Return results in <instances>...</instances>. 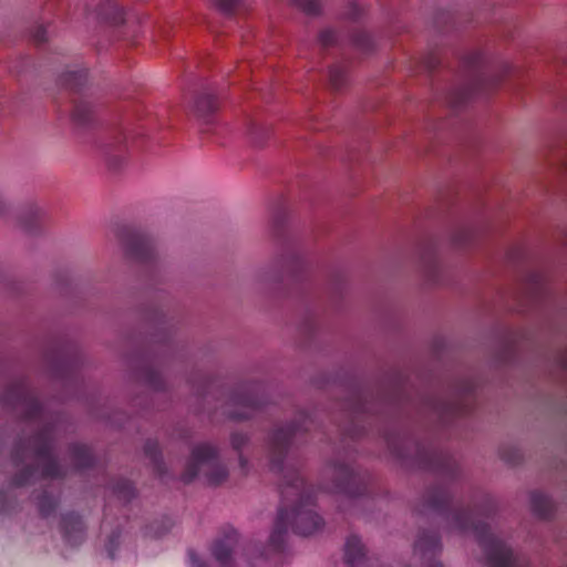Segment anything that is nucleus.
Masks as SVG:
<instances>
[{
  "instance_id": "obj_1",
  "label": "nucleus",
  "mask_w": 567,
  "mask_h": 567,
  "mask_svg": "<svg viewBox=\"0 0 567 567\" xmlns=\"http://www.w3.org/2000/svg\"><path fill=\"white\" fill-rule=\"evenodd\" d=\"M281 495L291 505L290 512L280 511L269 537V546L278 551L282 549L288 524L296 533L308 536L321 529L322 518L315 512L312 491L306 486L303 478L295 470L286 468Z\"/></svg>"
},
{
  "instance_id": "obj_2",
  "label": "nucleus",
  "mask_w": 567,
  "mask_h": 567,
  "mask_svg": "<svg viewBox=\"0 0 567 567\" xmlns=\"http://www.w3.org/2000/svg\"><path fill=\"white\" fill-rule=\"evenodd\" d=\"M492 508L493 504L489 498L485 499L484 506L474 505L466 509L452 507L446 513V527L452 532L473 534L484 551L488 567H520V561L512 548L494 534L487 524L472 520L474 514L486 515Z\"/></svg>"
},
{
  "instance_id": "obj_3",
  "label": "nucleus",
  "mask_w": 567,
  "mask_h": 567,
  "mask_svg": "<svg viewBox=\"0 0 567 567\" xmlns=\"http://www.w3.org/2000/svg\"><path fill=\"white\" fill-rule=\"evenodd\" d=\"M203 475L207 484L220 485L228 478V470L219 458L218 449L209 443H199L192 450L190 458L182 474L185 483Z\"/></svg>"
},
{
  "instance_id": "obj_4",
  "label": "nucleus",
  "mask_w": 567,
  "mask_h": 567,
  "mask_svg": "<svg viewBox=\"0 0 567 567\" xmlns=\"http://www.w3.org/2000/svg\"><path fill=\"white\" fill-rule=\"evenodd\" d=\"M51 427L44 426L28 444L20 443L16 457L22 458L30 453L35 458L41 471V476L45 478H58L66 474L51 454Z\"/></svg>"
},
{
  "instance_id": "obj_5",
  "label": "nucleus",
  "mask_w": 567,
  "mask_h": 567,
  "mask_svg": "<svg viewBox=\"0 0 567 567\" xmlns=\"http://www.w3.org/2000/svg\"><path fill=\"white\" fill-rule=\"evenodd\" d=\"M324 477L330 480L323 488L331 493L357 496L362 493V480L353 468L340 462H333L326 466Z\"/></svg>"
},
{
  "instance_id": "obj_6",
  "label": "nucleus",
  "mask_w": 567,
  "mask_h": 567,
  "mask_svg": "<svg viewBox=\"0 0 567 567\" xmlns=\"http://www.w3.org/2000/svg\"><path fill=\"white\" fill-rule=\"evenodd\" d=\"M299 430L307 431L308 426L305 424H293L287 429L278 427L271 433L268 443L271 470H282V462L290 446L292 434Z\"/></svg>"
},
{
  "instance_id": "obj_7",
  "label": "nucleus",
  "mask_w": 567,
  "mask_h": 567,
  "mask_svg": "<svg viewBox=\"0 0 567 567\" xmlns=\"http://www.w3.org/2000/svg\"><path fill=\"white\" fill-rule=\"evenodd\" d=\"M262 405L255 395L246 392L231 394L224 405V413L231 420L244 421L250 419Z\"/></svg>"
},
{
  "instance_id": "obj_8",
  "label": "nucleus",
  "mask_w": 567,
  "mask_h": 567,
  "mask_svg": "<svg viewBox=\"0 0 567 567\" xmlns=\"http://www.w3.org/2000/svg\"><path fill=\"white\" fill-rule=\"evenodd\" d=\"M47 219L45 212L34 204H28L13 215L12 220L25 231H34Z\"/></svg>"
},
{
  "instance_id": "obj_9",
  "label": "nucleus",
  "mask_w": 567,
  "mask_h": 567,
  "mask_svg": "<svg viewBox=\"0 0 567 567\" xmlns=\"http://www.w3.org/2000/svg\"><path fill=\"white\" fill-rule=\"evenodd\" d=\"M440 550L441 543L436 533L423 530L419 534L414 544V555L421 560L430 563Z\"/></svg>"
},
{
  "instance_id": "obj_10",
  "label": "nucleus",
  "mask_w": 567,
  "mask_h": 567,
  "mask_svg": "<svg viewBox=\"0 0 567 567\" xmlns=\"http://www.w3.org/2000/svg\"><path fill=\"white\" fill-rule=\"evenodd\" d=\"M238 545L236 533L226 535L215 542L213 546V555L221 567H233L234 554Z\"/></svg>"
},
{
  "instance_id": "obj_11",
  "label": "nucleus",
  "mask_w": 567,
  "mask_h": 567,
  "mask_svg": "<svg viewBox=\"0 0 567 567\" xmlns=\"http://www.w3.org/2000/svg\"><path fill=\"white\" fill-rule=\"evenodd\" d=\"M12 399L16 401L14 408L24 413L25 417H32L39 411L37 400L22 384L11 390L10 400Z\"/></svg>"
},
{
  "instance_id": "obj_12",
  "label": "nucleus",
  "mask_w": 567,
  "mask_h": 567,
  "mask_svg": "<svg viewBox=\"0 0 567 567\" xmlns=\"http://www.w3.org/2000/svg\"><path fill=\"white\" fill-rule=\"evenodd\" d=\"M367 556V549L358 536H349L344 544V560L347 564L358 567Z\"/></svg>"
},
{
  "instance_id": "obj_13",
  "label": "nucleus",
  "mask_w": 567,
  "mask_h": 567,
  "mask_svg": "<svg viewBox=\"0 0 567 567\" xmlns=\"http://www.w3.org/2000/svg\"><path fill=\"white\" fill-rule=\"evenodd\" d=\"M127 252L140 260H147L153 256L154 247L153 243L148 237L134 236L127 243Z\"/></svg>"
},
{
  "instance_id": "obj_14",
  "label": "nucleus",
  "mask_w": 567,
  "mask_h": 567,
  "mask_svg": "<svg viewBox=\"0 0 567 567\" xmlns=\"http://www.w3.org/2000/svg\"><path fill=\"white\" fill-rule=\"evenodd\" d=\"M62 530L70 543H76L82 539L84 525L80 516L68 514L62 518Z\"/></svg>"
},
{
  "instance_id": "obj_15",
  "label": "nucleus",
  "mask_w": 567,
  "mask_h": 567,
  "mask_svg": "<svg viewBox=\"0 0 567 567\" xmlns=\"http://www.w3.org/2000/svg\"><path fill=\"white\" fill-rule=\"evenodd\" d=\"M70 460L75 468H86L93 464V454L84 444H72L70 446Z\"/></svg>"
},
{
  "instance_id": "obj_16",
  "label": "nucleus",
  "mask_w": 567,
  "mask_h": 567,
  "mask_svg": "<svg viewBox=\"0 0 567 567\" xmlns=\"http://www.w3.org/2000/svg\"><path fill=\"white\" fill-rule=\"evenodd\" d=\"M128 150V141L126 137H115L113 142L106 144L105 155L110 164L116 165L118 159L124 157Z\"/></svg>"
},
{
  "instance_id": "obj_17",
  "label": "nucleus",
  "mask_w": 567,
  "mask_h": 567,
  "mask_svg": "<svg viewBox=\"0 0 567 567\" xmlns=\"http://www.w3.org/2000/svg\"><path fill=\"white\" fill-rule=\"evenodd\" d=\"M532 509L542 517H547L553 511V504L549 497L540 492L530 494Z\"/></svg>"
},
{
  "instance_id": "obj_18",
  "label": "nucleus",
  "mask_w": 567,
  "mask_h": 567,
  "mask_svg": "<svg viewBox=\"0 0 567 567\" xmlns=\"http://www.w3.org/2000/svg\"><path fill=\"white\" fill-rule=\"evenodd\" d=\"M248 442H249V437L245 433L234 432L230 435V445L236 452H238L239 465H240V468L243 470L244 474L247 473L248 461L241 454V450H243V447H245L248 444Z\"/></svg>"
},
{
  "instance_id": "obj_19",
  "label": "nucleus",
  "mask_w": 567,
  "mask_h": 567,
  "mask_svg": "<svg viewBox=\"0 0 567 567\" xmlns=\"http://www.w3.org/2000/svg\"><path fill=\"white\" fill-rule=\"evenodd\" d=\"M93 118V110L86 102L76 103L72 112V121L76 125H85Z\"/></svg>"
},
{
  "instance_id": "obj_20",
  "label": "nucleus",
  "mask_w": 567,
  "mask_h": 567,
  "mask_svg": "<svg viewBox=\"0 0 567 567\" xmlns=\"http://www.w3.org/2000/svg\"><path fill=\"white\" fill-rule=\"evenodd\" d=\"M250 143L255 147H262L270 136V128L260 124H251L248 130Z\"/></svg>"
},
{
  "instance_id": "obj_21",
  "label": "nucleus",
  "mask_w": 567,
  "mask_h": 567,
  "mask_svg": "<svg viewBox=\"0 0 567 567\" xmlns=\"http://www.w3.org/2000/svg\"><path fill=\"white\" fill-rule=\"evenodd\" d=\"M217 109V102L210 94H202L195 103V112L198 116H206Z\"/></svg>"
},
{
  "instance_id": "obj_22",
  "label": "nucleus",
  "mask_w": 567,
  "mask_h": 567,
  "mask_svg": "<svg viewBox=\"0 0 567 567\" xmlns=\"http://www.w3.org/2000/svg\"><path fill=\"white\" fill-rule=\"evenodd\" d=\"M427 501L431 507L435 509H441L449 505L451 496L447 491L440 488L432 491L427 496Z\"/></svg>"
},
{
  "instance_id": "obj_23",
  "label": "nucleus",
  "mask_w": 567,
  "mask_h": 567,
  "mask_svg": "<svg viewBox=\"0 0 567 567\" xmlns=\"http://www.w3.org/2000/svg\"><path fill=\"white\" fill-rule=\"evenodd\" d=\"M141 380L148 384L154 390H161L163 388V380L158 371L153 368H145L141 375Z\"/></svg>"
},
{
  "instance_id": "obj_24",
  "label": "nucleus",
  "mask_w": 567,
  "mask_h": 567,
  "mask_svg": "<svg viewBox=\"0 0 567 567\" xmlns=\"http://www.w3.org/2000/svg\"><path fill=\"white\" fill-rule=\"evenodd\" d=\"M329 81L333 90H341L348 81L344 69L340 65L332 66L329 72Z\"/></svg>"
},
{
  "instance_id": "obj_25",
  "label": "nucleus",
  "mask_w": 567,
  "mask_h": 567,
  "mask_svg": "<svg viewBox=\"0 0 567 567\" xmlns=\"http://www.w3.org/2000/svg\"><path fill=\"white\" fill-rule=\"evenodd\" d=\"M113 492L123 501H130L135 496V489L131 482L120 480L113 485Z\"/></svg>"
},
{
  "instance_id": "obj_26",
  "label": "nucleus",
  "mask_w": 567,
  "mask_h": 567,
  "mask_svg": "<svg viewBox=\"0 0 567 567\" xmlns=\"http://www.w3.org/2000/svg\"><path fill=\"white\" fill-rule=\"evenodd\" d=\"M55 498L49 495L47 492H43L38 496V508L43 517L49 516L55 509Z\"/></svg>"
},
{
  "instance_id": "obj_27",
  "label": "nucleus",
  "mask_w": 567,
  "mask_h": 567,
  "mask_svg": "<svg viewBox=\"0 0 567 567\" xmlns=\"http://www.w3.org/2000/svg\"><path fill=\"white\" fill-rule=\"evenodd\" d=\"M144 452L146 456L153 462L154 466L157 468L158 473H164L162 468V464L159 462V450L158 444L155 441H147L144 446Z\"/></svg>"
},
{
  "instance_id": "obj_28",
  "label": "nucleus",
  "mask_w": 567,
  "mask_h": 567,
  "mask_svg": "<svg viewBox=\"0 0 567 567\" xmlns=\"http://www.w3.org/2000/svg\"><path fill=\"white\" fill-rule=\"evenodd\" d=\"M413 444L406 441H393L390 443L391 452L401 460H405L408 457V449L412 447Z\"/></svg>"
},
{
  "instance_id": "obj_29",
  "label": "nucleus",
  "mask_w": 567,
  "mask_h": 567,
  "mask_svg": "<svg viewBox=\"0 0 567 567\" xmlns=\"http://www.w3.org/2000/svg\"><path fill=\"white\" fill-rule=\"evenodd\" d=\"M107 6L112 9L113 13L109 14L107 12H103V14L113 23L120 24L123 23V12L122 9L118 8L117 3L113 0L107 1Z\"/></svg>"
},
{
  "instance_id": "obj_30",
  "label": "nucleus",
  "mask_w": 567,
  "mask_h": 567,
  "mask_svg": "<svg viewBox=\"0 0 567 567\" xmlns=\"http://www.w3.org/2000/svg\"><path fill=\"white\" fill-rule=\"evenodd\" d=\"M296 6L299 7L308 14H316L320 9L319 0H293Z\"/></svg>"
},
{
  "instance_id": "obj_31",
  "label": "nucleus",
  "mask_w": 567,
  "mask_h": 567,
  "mask_svg": "<svg viewBox=\"0 0 567 567\" xmlns=\"http://www.w3.org/2000/svg\"><path fill=\"white\" fill-rule=\"evenodd\" d=\"M85 80V74L82 72H70L64 75V83L71 89H76Z\"/></svg>"
},
{
  "instance_id": "obj_32",
  "label": "nucleus",
  "mask_w": 567,
  "mask_h": 567,
  "mask_svg": "<svg viewBox=\"0 0 567 567\" xmlns=\"http://www.w3.org/2000/svg\"><path fill=\"white\" fill-rule=\"evenodd\" d=\"M13 215L11 212L10 203L4 198L2 194H0V218L1 219H12Z\"/></svg>"
},
{
  "instance_id": "obj_33",
  "label": "nucleus",
  "mask_w": 567,
  "mask_h": 567,
  "mask_svg": "<svg viewBox=\"0 0 567 567\" xmlns=\"http://www.w3.org/2000/svg\"><path fill=\"white\" fill-rule=\"evenodd\" d=\"M334 39H336L334 32L331 30H323L319 35V40L322 43V45H324V47L332 44Z\"/></svg>"
},
{
  "instance_id": "obj_34",
  "label": "nucleus",
  "mask_w": 567,
  "mask_h": 567,
  "mask_svg": "<svg viewBox=\"0 0 567 567\" xmlns=\"http://www.w3.org/2000/svg\"><path fill=\"white\" fill-rule=\"evenodd\" d=\"M216 4L224 11L230 12L237 3V0H214Z\"/></svg>"
},
{
  "instance_id": "obj_35",
  "label": "nucleus",
  "mask_w": 567,
  "mask_h": 567,
  "mask_svg": "<svg viewBox=\"0 0 567 567\" xmlns=\"http://www.w3.org/2000/svg\"><path fill=\"white\" fill-rule=\"evenodd\" d=\"M33 38L34 40L38 42V43H43L47 41V30L43 28V27H39L34 34H33Z\"/></svg>"
},
{
  "instance_id": "obj_36",
  "label": "nucleus",
  "mask_w": 567,
  "mask_h": 567,
  "mask_svg": "<svg viewBox=\"0 0 567 567\" xmlns=\"http://www.w3.org/2000/svg\"><path fill=\"white\" fill-rule=\"evenodd\" d=\"M194 567H208V565L202 560H194Z\"/></svg>"
},
{
  "instance_id": "obj_37",
  "label": "nucleus",
  "mask_w": 567,
  "mask_h": 567,
  "mask_svg": "<svg viewBox=\"0 0 567 567\" xmlns=\"http://www.w3.org/2000/svg\"><path fill=\"white\" fill-rule=\"evenodd\" d=\"M25 482H27V478H24V477H23V478H22V477H18V478H17V484H18V485H22V484H23V483H25Z\"/></svg>"
},
{
  "instance_id": "obj_38",
  "label": "nucleus",
  "mask_w": 567,
  "mask_h": 567,
  "mask_svg": "<svg viewBox=\"0 0 567 567\" xmlns=\"http://www.w3.org/2000/svg\"><path fill=\"white\" fill-rule=\"evenodd\" d=\"M423 567H443V566L441 564H439V563H431V564H429L426 566H423Z\"/></svg>"
},
{
  "instance_id": "obj_39",
  "label": "nucleus",
  "mask_w": 567,
  "mask_h": 567,
  "mask_svg": "<svg viewBox=\"0 0 567 567\" xmlns=\"http://www.w3.org/2000/svg\"><path fill=\"white\" fill-rule=\"evenodd\" d=\"M300 419H302L303 422L308 421V416L303 413L300 415Z\"/></svg>"
},
{
  "instance_id": "obj_40",
  "label": "nucleus",
  "mask_w": 567,
  "mask_h": 567,
  "mask_svg": "<svg viewBox=\"0 0 567 567\" xmlns=\"http://www.w3.org/2000/svg\"><path fill=\"white\" fill-rule=\"evenodd\" d=\"M28 475L32 474V471L30 468H27Z\"/></svg>"
},
{
  "instance_id": "obj_41",
  "label": "nucleus",
  "mask_w": 567,
  "mask_h": 567,
  "mask_svg": "<svg viewBox=\"0 0 567 567\" xmlns=\"http://www.w3.org/2000/svg\"><path fill=\"white\" fill-rule=\"evenodd\" d=\"M565 369H567V362L561 363Z\"/></svg>"
},
{
  "instance_id": "obj_42",
  "label": "nucleus",
  "mask_w": 567,
  "mask_h": 567,
  "mask_svg": "<svg viewBox=\"0 0 567 567\" xmlns=\"http://www.w3.org/2000/svg\"><path fill=\"white\" fill-rule=\"evenodd\" d=\"M564 165L566 166L565 169L567 171V164H564Z\"/></svg>"
}]
</instances>
